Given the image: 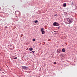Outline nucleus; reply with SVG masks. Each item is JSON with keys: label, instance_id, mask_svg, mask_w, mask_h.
I'll return each instance as SVG.
<instances>
[{"label": "nucleus", "instance_id": "nucleus-5", "mask_svg": "<svg viewBox=\"0 0 77 77\" xmlns=\"http://www.w3.org/2000/svg\"><path fill=\"white\" fill-rule=\"evenodd\" d=\"M41 31L42 32V34H45V32L44 31V28H42L41 29Z\"/></svg>", "mask_w": 77, "mask_h": 77}, {"label": "nucleus", "instance_id": "nucleus-13", "mask_svg": "<svg viewBox=\"0 0 77 77\" xmlns=\"http://www.w3.org/2000/svg\"><path fill=\"white\" fill-rule=\"evenodd\" d=\"M32 53H35V51H32Z\"/></svg>", "mask_w": 77, "mask_h": 77}, {"label": "nucleus", "instance_id": "nucleus-14", "mask_svg": "<svg viewBox=\"0 0 77 77\" xmlns=\"http://www.w3.org/2000/svg\"><path fill=\"white\" fill-rule=\"evenodd\" d=\"M15 59H17V57H16L15 58H14Z\"/></svg>", "mask_w": 77, "mask_h": 77}, {"label": "nucleus", "instance_id": "nucleus-18", "mask_svg": "<svg viewBox=\"0 0 77 77\" xmlns=\"http://www.w3.org/2000/svg\"><path fill=\"white\" fill-rule=\"evenodd\" d=\"M59 53H60V52H59Z\"/></svg>", "mask_w": 77, "mask_h": 77}, {"label": "nucleus", "instance_id": "nucleus-11", "mask_svg": "<svg viewBox=\"0 0 77 77\" xmlns=\"http://www.w3.org/2000/svg\"><path fill=\"white\" fill-rule=\"evenodd\" d=\"M56 63H56V62H54V64H56Z\"/></svg>", "mask_w": 77, "mask_h": 77}, {"label": "nucleus", "instance_id": "nucleus-6", "mask_svg": "<svg viewBox=\"0 0 77 77\" xmlns=\"http://www.w3.org/2000/svg\"><path fill=\"white\" fill-rule=\"evenodd\" d=\"M22 68L23 69H27V68H28V67H26L24 66H22Z\"/></svg>", "mask_w": 77, "mask_h": 77}, {"label": "nucleus", "instance_id": "nucleus-9", "mask_svg": "<svg viewBox=\"0 0 77 77\" xmlns=\"http://www.w3.org/2000/svg\"><path fill=\"white\" fill-rule=\"evenodd\" d=\"M29 51H32V50H33V49L32 48H30L29 49Z\"/></svg>", "mask_w": 77, "mask_h": 77}, {"label": "nucleus", "instance_id": "nucleus-10", "mask_svg": "<svg viewBox=\"0 0 77 77\" xmlns=\"http://www.w3.org/2000/svg\"><path fill=\"white\" fill-rule=\"evenodd\" d=\"M35 23H38V20H36L35 21H34Z\"/></svg>", "mask_w": 77, "mask_h": 77}, {"label": "nucleus", "instance_id": "nucleus-1", "mask_svg": "<svg viewBox=\"0 0 77 77\" xmlns=\"http://www.w3.org/2000/svg\"><path fill=\"white\" fill-rule=\"evenodd\" d=\"M9 48L10 50H13L14 48V46L13 45H9Z\"/></svg>", "mask_w": 77, "mask_h": 77}, {"label": "nucleus", "instance_id": "nucleus-3", "mask_svg": "<svg viewBox=\"0 0 77 77\" xmlns=\"http://www.w3.org/2000/svg\"><path fill=\"white\" fill-rule=\"evenodd\" d=\"M53 25L55 26H59V24L58 23L55 22L53 23Z\"/></svg>", "mask_w": 77, "mask_h": 77}, {"label": "nucleus", "instance_id": "nucleus-8", "mask_svg": "<svg viewBox=\"0 0 77 77\" xmlns=\"http://www.w3.org/2000/svg\"><path fill=\"white\" fill-rule=\"evenodd\" d=\"M66 3H64L63 4V7H66Z\"/></svg>", "mask_w": 77, "mask_h": 77}, {"label": "nucleus", "instance_id": "nucleus-15", "mask_svg": "<svg viewBox=\"0 0 77 77\" xmlns=\"http://www.w3.org/2000/svg\"><path fill=\"white\" fill-rule=\"evenodd\" d=\"M55 16H56V17H57V14H55Z\"/></svg>", "mask_w": 77, "mask_h": 77}, {"label": "nucleus", "instance_id": "nucleus-7", "mask_svg": "<svg viewBox=\"0 0 77 77\" xmlns=\"http://www.w3.org/2000/svg\"><path fill=\"white\" fill-rule=\"evenodd\" d=\"M62 52H65V48H63L62 50Z\"/></svg>", "mask_w": 77, "mask_h": 77}, {"label": "nucleus", "instance_id": "nucleus-17", "mask_svg": "<svg viewBox=\"0 0 77 77\" xmlns=\"http://www.w3.org/2000/svg\"><path fill=\"white\" fill-rule=\"evenodd\" d=\"M1 70V69H0V71Z\"/></svg>", "mask_w": 77, "mask_h": 77}, {"label": "nucleus", "instance_id": "nucleus-2", "mask_svg": "<svg viewBox=\"0 0 77 77\" xmlns=\"http://www.w3.org/2000/svg\"><path fill=\"white\" fill-rule=\"evenodd\" d=\"M72 21H73V20H72V19L71 18L69 19L68 24H70V23H71L72 22Z\"/></svg>", "mask_w": 77, "mask_h": 77}, {"label": "nucleus", "instance_id": "nucleus-4", "mask_svg": "<svg viewBox=\"0 0 77 77\" xmlns=\"http://www.w3.org/2000/svg\"><path fill=\"white\" fill-rule=\"evenodd\" d=\"M15 14L17 16H20V12L18 11H15Z\"/></svg>", "mask_w": 77, "mask_h": 77}, {"label": "nucleus", "instance_id": "nucleus-12", "mask_svg": "<svg viewBox=\"0 0 77 77\" xmlns=\"http://www.w3.org/2000/svg\"><path fill=\"white\" fill-rule=\"evenodd\" d=\"M33 41H35V38L33 39Z\"/></svg>", "mask_w": 77, "mask_h": 77}, {"label": "nucleus", "instance_id": "nucleus-16", "mask_svg": "<svg viewBox=\"0 0 77 77\" xmlns=\"http://www.w3.org/2000/svg\"><path fill=\"white\" fill-rule=\"evenodd\" d=\"M18 19H17V20H16V21H18Z\"/></svg>", "mask_w": 77, "mask_h": 77}]
</instances>
